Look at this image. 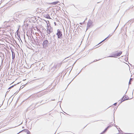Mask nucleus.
<instances>
[{
	"label": "nucleus",
	"mask_w": 134,
	"mask_h": 134,
	"mask_svg": "<svg viewBox=\"0 0 134 134\" xmlns=\"http://www.w3.org/2000/svg\"><path fill=\"white\" fill-rule=\"evenodd\" d=\"M51 39V38H49V40H50L51 41H49V42L47 40L44 41L42 43L43 46L44 48H46L48 46V45L51 43L52 42Z\"/></svg>",
	"instance_id": "nucleus-1"
},
{
	"label": "nucleus",
	"mask_w": 134,
	"mask_h": 134,
	"mask_svg": "<svg viewBox=\"0 0 134 134\" xmlns=\"http://www.w3.org/2000/svg\"><path fill=\"white\" fill-rule=\"evenodd\" d=\"M122 52L121 51H120L119 53H118L115 54H113V55H110L108 57L116 58L120 56V55L122 54Z\"/></svg>",
	"instance_id": "nucleus-2"
},
{
	"label": "nucleus",
	"mask_w": 134,
	"mask_h": 134,
	"mask_svg": "<svg viewBox=\"0 0 134 134\" xmlns=\"http://www.w3.org/2000/svg\"><path fill=\"white\" fill-rule=\"evenodd\" d=\"M57 35L58 36V38L60 39L62 38V32L59 29L57 30Z\"/></svg>",
	"instance_id": "nucleus-3"
},
{
	"label": "nucleus",
	"mask_w": 134,
	"mask_h": 134,
	"mask_svg": "<svg viewBox=\"0 0 134 134\" xmlns=\"http://www.w3.org/2000/svg\"><path fill=\"white\" fill-rule=\"evenodd\" d=\"M92 23L93 22L90 19L87 23V29L86 31H87L90 26H92Z\"/></svg>",
	"instance_id": "nucleus-4"
},
{
	"label": "nucleus",
	"mask_w": 134,
	"mask_h": 134,
	"mask_svg": "<svg viewBox=\"0 0 134 134\" xmlns=\"http://www.w3.org/2000/svg\"><path fill=\"white\" fill-rule=\"evenodd\" d=\"M111 126V125H109L104 130V131L102 132L100 134H104L107 130Z\"/></svg>",
	"instance_id": "nucleus-5"
},
{
	"label": "nucleus",
	"mask_w": 134,
	"mask_h": 134,
	"mask_svg": "<svg viewBox=\"0 0 134 134\" xmlns=\"http://www.w3.org/2000/svg\"><path fill=\"white\" fill-rule=\"evenodd\" d=\"M53 31V30L52 29L48 28L47 29V33L48 34H49L51 33Z\"/></svg>",
	"instance_id": "nucleus-6"
},
{
	"label": "nucleus",
	"mask_w": 134,
	"mask_h": 134,
	"mask_svg": "<svg viewBox=\"0 0 134 134\" xmlns=\"http://www.w3.org/2000/svg\"><path fill=\"white\" fill-rule=\"evenodd\" d=\"M12 54V59L13 60H14L15 57V53L12 51L11 50Z\"/></svg>",
	"instance_id": "nucleus-7"
},
{
	"label": "nucleus",
	"mask_w": 134,
	"mask_h": 134,
	"mask_svg": "<svg viewBox=\"0 0 134 134\" xmlns=\"http://www.w3.org/2000/svg\"><path fill=\"white\" fill-rule=\"evenodd\" d=\"M129 99V97H128V98L125 99V98H124V97H123L122 98L121 101V102L120 103H121V102H123L125 100H127Z\"/></svg>",
	"instance_id": "nucleus-8"
},
{
	"label": "nucleus",
	"mask_w": 134,
	"mask_h": 134,
	"mask_svg": "<svg viewBox=\"0 0 134 134\" xmlns=\"http://www.w3.org/2000/svg\"><path fill=\"white\" fill-rule=\"evenodd\" d=\"M113 34H112L111 35L110 34H109V35L108 36V37H106V38H105L104 40H103L102 41H101L100 42L99 44V43H102V42H103L106 39L108 38V37H111L112 35H113Z\"/></svg>",
	"instance_id": "nucleus-9"
},
{
	"label": "nucleus",
	"mask_w": 134,
	"mask_h": 134,
	"mask_svg": "<svg viewBox=\"0 0 134 134\" xmlns=\"http://www.w3.org/2000/svg\"><path fill=\"white\" fill-rule=\"evenodd\" d=\"M59 2V1L54 2L52 3H51L50 4H53V5H56V4H57Z\"/></svg>",
	"instance_id": "nucleus-10"
},
{
	"label": "nucleus",
	"mask_w": 134,
	"mask_h": 134,
	"mask_svg": "<svg viewBox=\"0 0 134 134\" xmlns=\"http://www.w3.org/2000/svg\"><path fill=\"white\" fill-rule=\"evenodd\" d=\"M46 18L47 19H51L49 15H46Z\"/></svg>",
	"instance_id": "nucleus-11"
},
{
	"label": "nucleus",
	"mask_w": 134,
	"mask_h": 134,
	"mask_svg": "<svg viewBox=\"0 0 134 134\" xmlns=\"http://www.w3.org/2000/svg\"><path fill=\"white\" fill-rule=\"evenodd\" d=\"M118 130L119 131L120 133L122 134L121 133V132H120V130L121 132H123L120 129V128H119V129H118Z\"/></svg>",
	"instance_id": "nucleus-12"
},
{
	"label": "nucleus",
	"mask_w": 134,
	"mask_h": 134,
	"mask_svg": "<svg viewBox=\"0 0 134 134\" xmlns=\"http://www.w3.org/2000/svg\"><path fill=\"white\" fill-rule=\"evenodd\" d=\"M26 130V131L27 134H30V132L28 130Z\"/></svg>",
	"instance_id": "nucleus-13"
},
{
	"label": "nucleus",
	"mask_w": 134,
	"mask_h": 134,
	"mask_svg": "<svg viewBox=\"0 0 134 134\" xmlns=\"http://www.w3.org/2000/svg\"><path fill=\"white\" fill-rule=\"evenodd\" d=\"M123 97H124V98L126 99L128 98L129 97L127 96H126V95L124 96Z\"/></svg>",
	"instance_id": "nucleus-14"
},
{
	"label": "nucleus",
	"mask_w": 134,
	"mask_h": 134,
	"mask_svg": "<svg viewBox=\"0 0 134 134\" xmlns=\"http://www.w3.org/2000/svg\"><path fill=\"white\" fill-rule=\"evenodd\" d=\"M131 22L132 21L131 23H133L134 22V19H131L130 20Z\"/></svg>",
	"instance_id": "nucleus-15"
},
{
	"label": "nucleus",
	"mask_w": 134,
	"mask_h": 134,
	"mask_svg": "<svg viewBox=\"0 0 134 134\" xmlns=\"http://www.w3.org/2000/svg\"><path fill=\"white\" fill-rule=\"evenodd\" d=\"M133 6H131L130 8H129V9H128V10H129V9H132L133 8Z\"/></svg>",
	"instance_id": "nucleus-16"
},
{
	"label": "nucleus",
	"mask_w": 134,
	"mask_h": 134,
	"mask_svg": "<svg viewBox=\"0 0 134 134\" xmlns=\"http://www.w3.org/2000/svg\"><path fill=\"white\" fill-rule=\"evenodd\" d=\"M119 24H118V26H117L116 27V29H115V30H114V31L113 32V33L115 31V30H116V29L118 27V25H119Z\"/></svg>",
	"instance_id": "nucleus-17"
},
{
	"label": "nucleus",
	"mask_w": 134,
	"mask_h": 134,
	"mask_svg": "<svg viewBox=\"0 0 134 134\" xmlns=\"http://www.w3.org/2000/svg\"><path fill=\"white\" fill-rule=\"evenodd\" d=\"M101 59H99L98 60H94V61H93V62H96V61H97L98 60H100Z\"/></svg>",
	"instance_id": "nucleus-18"
},
{
	"label": "nucleus",
	"mask_w": 134,
	"mask_h": 134,
	"mask_svg": "<svg viewBox=\"0 0 134 134\" xmlns=\"http://www.w3.org/2000/svg\"><path fill=\"white\" fill-rule=\"evenodd\" d=\"M85 22V21H84L82 23H80V24L81 25H82V24H84Z\"/></svg>",
	"instance_id": "nucleus-19"
},
{
	"label": "nucleus",
	"mask_w": 134,
	"mask_h": 134,
	"mask_svg": "<svg viewBox=\"0 0 134 134\" xmlns=\"http://www.w3.org/2000/svg\"><path fill=\"white\" fill-rule=\"evenodd\" d=\"M16 35H18V36L19 37H20V35H19L18 33L16 34Z\"/></svg>",
	"instance_id": "nucleus-20"
},
{
	"label": "nucleus",
	"mask_w": 134,
	"mask_h": 134,
	"mask_svg": "<svg viewBox=\"0 0 134 134\" xmlns=\"http://www.w3.org/2000/svg\"><path fill=\"white\" fill-rule=\"evenodd\" d=\"M117 104V103H114V104H113V105H114L115 106V105H116V104Z\"/></svg>",
	"instance_id": "nucleus-21"
},
{
	"label": "nucleus",
	"mask_w": 134,
	"mask_h": 134,
	"mask_svg": "<svg viewBox=\"0 0 134 134\" xmlns=\"http://www.w3.org/2000/svg\"><path fill=\"white\" fill-rule=\"evenodd\" d=\"M39 87L40 88L41 87V85H39L37 87Z\"/></svg>",
	"instance_id": "nucleus-22"
},
{
	"label": "nucleus",
	"mask_w": 134,
	"mask_h": 134,
	"mask_svg": "<svg viewBox=\"0 0 134 134\" xmlns=\"http://www.w3.org/2000/svg\"><path fill=\"white\" fill-rule=\"evenodd\" d=\"M23 130L20 131V132L19 133H18L17 134H19V133H20V132H21L22 131H23L24 130Z\"/></svg>",
	"instance_id": "nucleus-23"
},
{
	"label": "nucleus",
	"mask_w": 134,
	"mask_h": 134,
	"mask_svg": "<svg viewBox=\"0 0 134 134\" xmlns=\"http://www.w3.org/2000/svg\"><path fill=\"white\" fill-rule=\"evenodd\" d=\"M131 84V83L130 82V81H129V85H130Z\"/></svg>",
	"instance_id": "nucleus-24"
},
{
	"label": "nucleus",
	"mask_w": 134,
	"mask_h": 134,
	"mask_svg": "<svg viewBox=\"0 0 134 134\" xmlns=\"http://www.w3.org/2000/svg\"><path fill=\"white\" fill-rule=\"evenodd\" d=\"M114 125V126H116V125H115V124H112V126H113Z\"/></svg>",
	"instance_id": "nucleus-25"
},
{
	"label": "nucleus",
	"mask_w": 134,
	"mask_h": 134,
	"mask_svg": "<svg viewBox=\"0 0 134 134\" xmlns=\"http://www.w3.org/2000/svg\"><path fill=\"white\" fill-rule=\"evenodd\" d=\"M54 25H56V22H54Z\"/></svg>",
	"instance_id": "nucleus-26"
},
{
	"label": "nucleus",
	"mask_w": 134,
	"mask_h": 134,
	"mask_svg": "<svg viewBox=\"0 0 134 134\" xmlns=\"http://www.w3.org/2000/svg\"><path fill=\"white\" fill-rule=\"evenodd\" d=\"M80 72L77 74V75L75 77H76L77 75H79V74L80 72Z\"/></svg>",
	"instance_id": "nucleus-27"
},
{
	"label": "nucleus",
	"mask_w": 134,
	"mask_h": 134,
	"mask_svg": "<svg viewBox=\"0 0 134 134\" xmlns=\"http://www.w3.org/2000/svg\"><path fill=\"white\" fill-rule=\"evenodd\" d=\"M130 21H131V20H129V21H128L127 22V23H126V24H127V23H128L129 22H130Z\"/></svg>",
	"instance_id": "nucleus-28"
},
{
	"label": "nucleus",
	"mask_w": 134,
	"mask_h": 134,
	"mask_svg": "<svg viewBox=\"0 0 134 134\" xmlns=\"http://www.w3.org/2000/svg\"><path fill=\"white\" fill-rule=\"evenodd\" d=\"M14 86V85L12 86H11V87H12V88Z\"/></svg>",
	"instance_id": "nucleus-29"
},
{
	"label": "nucleus",
	"mask_w": 134,
	"mask_h": 134,
	"mask_svg": "<svg viewBox=\"0 0 134 134\" xmlns=\"http://www.w3.org/2000/svg\"><path fill=\"white\" fill-rule=\"evenodd\" d=\"M87 18H86L85 19V21H86V20H87Z\"/></svg>",
	"instance_id": "nucleus-30"
},
{
	"label": "nucleus",
	"mask_w": 134,
	"mask_h": 134,
	"mask_svg": "<svg viewBox=\"0 0 134 134\" xmlns=\"http://www.w3.org/2000/svg\"><path fill=\"white\" fill-rule=\"evenodd\" d=\"M12 88V87H9L8 88V89H10V88Z\"/></svg>",
	"instance_id": "nucleus-31"
},
{
	"label": "nucleus",
	"mask_w": 134,
	"mask_h": 134,
	"mask_svg": "<svg viewBox=\"0 0 134 134\" xmlns=\"http://www.w3.org/2000/svg\"><path fill=\"white\" fill-rule=\"evenodd\" d=\"M37 43H38V42H37ZM36 44H38L36 43Z\"/></svg>",
	"instance_id": "nucleus-32"
},
{
	"label": "nucleus",
	"mask_w": 134,
	"mask_h": 134,
	"mask_svg": "<svg viewBox=\"0 0 134 134\" xmlns=\"http://www.w3.org/2000/svg\"><path fill=\"white\" fill-rule=\"evenodd\" d=\"M100 44V43H99V44H98L97 45H96V46H97V45H98V44Z\"/></svg>",
	"instance_id": "nucleus-33"
},
{
	"label": "nucleus",
	"mask_w": 134,
	"mask_h": 134,
	"mask_svg": "<svg viewBox=\"0 0 134 134\" xmlns=\"http://www.w3.org/2000/svg\"><path fill=\"white\" fill-rule=\"evenodd\" d=\"M128 55H129V53H128V54H127V56H128Z\"/></svg>",
	"instance_id": "nucleus-34"
},
{
	"label": "nucleus",
	"mask_w": 134,
	"mask_h": 134,
	"mask_svg": "<svg viewBox=\"0 0 134 134\" xmlns=\"http://www.w3.org/2000/svg\"><path fill=\"white\" fill-rule=\"evenodd\" d=\"M114 121H115V119H114Z\"/></svg>",
	"instance_id": "nucleus-35"
},
{
	"label": "nucleus",
	"mask_w": 134,
	"mask_h": 134,
	"mask_svg": "<svg viewBox=\"0 0 134 134\" xmlns=\"http://www.w3.org/2000/svg\"><path fill=\"white\" fill-rule=\"evenodd\" d=\"M22 128H24V127L23 126V127H22Z\"/></svg>",
	"instance_id": "nucleus-36"
},
{
	"label": "nucleus",
	"mask_w": 134,
	"mask_h": 134,
	"mask_svg": "<svg viewBox=\"0 0 134 134\" xmlns=\"http://www.w3.org/2000/svg\"><path fill=\"white\" fill-rule=\"evenodd\" d=\"M54 42V43H55V42Z\"/></svg>",
	"instance_id": "nucleus-37"
},
{
	"label": "nucleus",
	"mask_w": 134,
	"mask_h": 134,
	"mask_svg": "<svg viewBox=\"0 0 134 134\" xmlns=\"http://www.w3.org/2000/svg\"><path fill=\"white\" fill-rule=\"evenodd\" d=\"M127 133H125V134H127Z\"/></svg>",
	"instance_id": "nucleus-38"
},
{
	"label": "nucleus",
	"mask_w": 134,
	"mask_h": 134,
	"mask_svg": "<svg viewBox=\"0 0 134 134\" xmlns=\"http://www.w3.org/2000/svg\"><path fill=\"white\" fill-rule=\"evenodd\" d=\"M42 102V101L40 102V103H41V102Z\"/></svg>",
	"instance_id": "nucleus-39"
}]
</instances>
